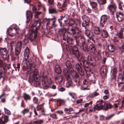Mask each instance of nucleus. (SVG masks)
<instances>
[{"label":"nucleus","mask_w":124,"mask_h":124,"mask_svg":"<svg viewBox=\"0 0 124 124\" xmlns=\"http://www.w3.org/2000/svg\"><path fill=\"white\" fill-rule=\"evenodd\" d=\"M81 39L82 46H83L87 44L86 41L84 38L82 37L81 38Z\"/></svg>","instance_id":"obj_46"},{"label":"nucleus","mask_w":124,"mask_h":124,"mask_svg":"<svg viewBox=\"0 0 124 124\" xmlns=\"http://www.w3.org/2000/svg\"><path fill=\"white\" fill-rule=\"evenodd\" d=\"M100 103L96 104L93 107V108L90 109L89 111L91 112L94 111L95 110H100L102 109L104 110V105H105V101H103L102 100H100Z\"/></svg>","instance_id":"obj_4"},{"label":"nucleus","mask_w":124,"mask_h":124,"mask_svg":"<svg viewBox=\"0 0 124 124\" xmlns=\"http://www.w3.org/2000/svg\"><path fill=\"white\" fill-rule=\"evenodd\" d=\"M112 72L111 75V79H115L116 77V74L117 73V70L116 69L114 68L112 70Z\"/></svg>","instance_id":"obj_24"},{"label":"nucleus","mask_w":124,"mask_h":124,"mask_svg":"<svg viewBox=\"0 0 124 124\" xmlns=\"http://www.w3.org/2000/svg\"><path fill=\"white\" fill-rule=\"evenodd\" d=\"M28 81L30 83H34V84H36V85H37L39 84V82L36 81L34 79V78L33 77L29 78Z\"/></svg>","instance_id":"obj_32"},{"label":"nucleus","mask_w":124,"mask_h":124,"mask_svg":"<svg viewBox=\"0 0 124 124\" xmlns=\"http://www.w3.org/2000/svg\"><path fill=\"white\" fill-rule=\"evenodd\" d=\"M66 32V30L65 28H62L60 29L59 31V33L60 35H61L65 34Z\"/></svg>","instance_id":"obj_34"},{"label":"nucleus","mask_w":124,"mask_h":124,"mask_svg":"<svg viewBox=\"0 0 124 124\" xmlns=\"http://www.w3.org/2000/svg\"><path fill=\"white\" fill-rule=\"evenodd\" d=\"M75 82H76L77 85H78L80 84V79L78 73L76 74L74 77V79Z\"/></svg>","instance_id":"obj_20"},{"label":"nucleus","mask_w":124,"mask_h":124,"mask_svg":"<svg viewBox=\"0 0 124 124\" xmlns=\"http://www.w3.org/2000/svg\"><path fill=\"white\" fill-rule=\"evenodd\" d=\"M37 31L32 29L31 33L27 37L28 39L31 41H34L37 36Z\"/></svg>","instance_id":"obj_8"},{"label":"nucleus","mask_w":124,"mask_h":124,"mask_svg":"<svg viewBox=\"0 0 124 124\" xmlns=\"http://www.w3.org/2000/svg\"><path fill=\"white\" fill-rule=\"evenodd\" d=\"M120 37L124 39V28L121 29L119 32Z\"/></svg>","instance_id":"obj_37"},{"label":"nucleus","mask_w":124,"mask_h":124,"mask_svg":"<svg viewBox=\"0 0 124 124\" xmlns=\"http://www.w3.org/2000/svg\"><path fill=\"white\" fill-rule=\"evenodd\" d=\"M93 54L95 55L96 58L98 60H100L101 57L100 52V51H96L95 52H94L93 53Z\"/></svg>","instance_id":"obj_25"},{"label":"nucleus","mask_w":124,"mask_h":124,"mask_svg":"<svg viewBox=\"0 0 124 124\" xmlns=\"http://www.w3.org/2000/svg\"><path fill=\"white\" fill-rule=\"evenodd\" d=\"M69 95H70L72 98L75 99L76 97V95L75 94L71 93H69Z\"/></svg>","instance_id":"obj_64"},{"label":"nucleus","mask_w":124,"mask_h":124,"mask_svg":"<svg viewBox=\"0 0 124 124\" xmlns=\"http://www.w3.org/2000/svg\"><path fill=\"white\" fill-rule=\"evenodd\" d=\"M105 105H104V110H107L108 108L112 107V106L110 104H107L105 102Z\"/></svg>","instance_id":"obj_35"},{"label":"nucleus","mask_w":124,"mask_h":124,"mask_svg":"<svg viewBox=\"0 0 124 124\" xmlns=\"http://www.w3.org/2000/svg\"><path fill=\"white\" fill-rule=\"evenodd\" d=\"M82 64L81 62H80L79 64L77 63L76 66V68L78 71L82 68Z\"/></svg>","instance_id":"obj_44"},{"label":"nucleus","mask_w":124,"mask_h":124,"mask_svg":"<svg viewBox=\"0 0 124 124\" xmlns=\"http://www.w3.org/2000/svg\"><path fill=\"white\" fill-rule=\"evenodd\" d=\"M23 96L24 99L25 101H30L31 99V96L29 94L25 93H23Z\"/></svg>","instance_id":"obj_27"},{"label":"nucleus","mask_w":124,"mask_h":124,"mask_svg":"<svg viewBox=\"0 0 124 124\" xmlns=\"http://www.w3.org/2000/svg\"><path fill=\"white\" fill-rule=\"evenodd\" d=\"M67 31L68 33L69 34L71 32V33L73 35L74 34L76 33L75 30L74 28H70V26L67 28Z\"/></svg>","instance_id":"obj_26"},{"label":"nucleus","mask_w":124,"mask_h":124,"mask_svg":"<svg viewBox=\"0 0 124 124\" xmlns=\"http://www.w3.org/2000/svg\"><path fill=\"white\" fill-rule=\"evenodd\" d=\"M49 13L50 14L56 13H57V11L55 8H51L49 9Z\"/></svg>","instance_id":"obj_48"},{"label":"nucleus","mask_w":124,"mask_h":124,"mask_svg":"<svg viewBox=\"0 0 124 124\" xmlns=\"http://www.w3.org/2000/svg\"><path fill=\"white\" fill-rule=\"evenodd\" d=\"M108 68L105 66H102L100 69V74L102 76H105L108 72Z\"/></svg>","instance_id":"obj_12"},{"label":"nucleus","mask_w":124,"mask_h":124,"mask_svg":"<svg viewBox=\"0 0 124 124\" xmlns=\"http://www.w3.org/2000/svg\"><path fill=\"white\" fill-rule=\"evenodd\" d=\"M118 8L120 10H123L124 9V6L122 2H120L118 3Z\"/></svg>","instance_id":"obj_43"},{"label":"nucleus","mask_w":124,"mask_h":124,"mask_svg":"<svg viewBox=\"0 0 124 124\" xmlns=\"http://www.w3.org/2000/svg\"><path fill=\"white\" fill-rule=\"evenodd\" d=\"M18 29L16 28H8L7 31V33L11 37H13L17 33Z\"/></svg>","instance_id":"obj_7"},{"label":"nucleus","mask_w":124,"mask_h":124,"mask_svg":"<svg viewBox=\"0 0 124 124\" xmlns=\"http://www.w3.org/2000/svg\"><path fill=\"white\" fill-rule=\"evenodd\" d=\"M90 32V31L88 30L87 29L85 30V35L89 38L90 39H91L92 37Z\"/></svg>","instance_id":"obj_30"},{"label":"nucleus","mask_w":124,"mask_h":124,"mask_svg":"<svg viewBox=\"0 0 124 124\" xmlns=\"http://www.w3.org/2000/svg\"><path fill=\"white\" fill-rule=\"evenodd\" d=\"M56 113H57L59 115H62L63 113V111L61 110H59L57 111L56 112Z\"/></svg>","instance_id":"obj_59"},{"label":"nucleus","mask_w":124,"mask_h":124,"mask_svg":"<svg viewBox=\"0 0 124 124\" xmlns=\"http://www.w3.org/2000/svg\"><path fill=\"white\" fill-rule=\"evenodd\" d=\"M4 110L5 113L7 115H10L11 114V112L6 108H4Z\"/></svg>","instance_id":"obj_50"},{"label":"nucleus","mask_w":124,"mask_h":124,"mask_svg":"<svg viewBox=\"0 0 124 124\" xmlns=\"http://www.w3.org/2000/svg\"><path fill=\"white\" fill-rule=\"evenodd\" d=\"M43 120H37L33 121L32 123L34 124H41L43 123Z\"/></svg>","instance_id":"obj_45"},{"label":"nucleus","mask_w":124,"mask_h":124,"mask_svg":"<svg viewBox=\"0 0 124 124\" xmlns=\"http://www.w3.org/2000/svg\"><path fill=\"white\" fill-rule=\"evenodd\" d=\"M50 116L54 119H57L58 118L57 115L55 114H50Z\"/></svg>","instance_id":"obj_51"},{"label":"nucleus","mask_w":124,"mask_h":124,"mask_svg":"<svg viewBox=\"0 0 124 124\" xmlns=\"http://www.w3.org/2000/svg\"><path fill=\"white\" fill-rule=\"evenodd\" d=\"M69 3V0H65L63 4L62 5L61 8L62 10H63L66 8V5Z\"/></svg>","instance_id":"obj_36"},{"label":"nucleus","mask_w":124,"mask_h":124,"mask_svg":"<svg viewBox=\"0 0 124 124\" xmlns=\"http://www.w3.org/2000/svg\"><path fill=\"white\" fill-rule=\"evenodd\" d=\"M29 112V110L28 109H24L22 112L24 115L25 114L28 113Z\"/></svg>","instance_id":"obj_60"},{"label":"nucleus","mask_w":124,"mask_h":124,"mask_svg":"<svg viewBox=\"0 0 124 124\" xmlns=\"http://www.w3.org/2000/svg\"><path fill=\"white\" fill-rule=\"evenodd\" d=\"M99 95L98 93L96 91L92 93H90L88 95V97L91 98H93L95 97L96 96Z\"/></svg>","instance_id":"obj_23"},{"label":"nucleus","mask_w":124,"mask_h":124,"mask_svg":"<svg viewBox=\"0 0 124 124\" xmlns=\"http://www.w3.org/2000/svg\"><path fill=\"white\" fill-rule=\"evenodd\" d=\"M24 56L25 59H27L29 57V50L28 47H26L24 51Z\"/></svg>","instance_id":"obj_19"},{"label":"nucleus","mask_w":124,"mask_h":124,"mask_svg":"<svg viewBox=\"0 0 124 124\" xmlns=\"http://www.w3.org/2000/svg\"><path fill=\"white\" fill-rule=\"evenodd\" d=\"M108 16L106 15H102L100 18V26L103 27L108 19Z\"/></svg>","instance_id":"obj_9"},{"label":"nucleus","mask_w":124,"mask_h":124,"mask_svg":"<svg viewBox=\"0 0 124 124\" xmlns=\"http://www.w3.org/2000/svg\"><path fill=\"white\" fill-rule=\"evenodd\" d=\"M55 71L58 74H60L62 70L59 65H57L55 66Z\"/></svg>","instance_id":"obj_40"},{"label":"nucleus","mask_w":124,"mask_h":124,"mask_svg":"<svg viewBox=\"0 0 124 124\" xmlns=\"http://www.w3.org/2000/svg\"><path fill=\"white\" fill-rule=\"evenodd\" d=\"M108 49L109 52H113L114 50V47L113 45L111 44H110L108 46Z\"/></svg>","instance_id":"obj_31"},{"label":"nucleus","mask_w":124,"mask_h":124,"mask_svg":"<svg viewBox=\"0 0 124 124\" xmlns=\"http://www.w3.org/2000/svg\"><path fill=\"white\" fill-rule=\"evenodd\" d=\"M118 83L119 87L121 89H124V80L121 82H119Z\"/></svg>","instance_id":"obj_33"},{"label":"nucleus","mask_w":124,"mask_h":124,"mask_svg":"<svg viewBox=\"0 0 124 124\" xmlns=\"http://www.w3.org/2000/svg\"><path fill=\"white\" fill-rule=\"evenodd\" d=\"M9 116H4V122L3 123H6L7 122L8 120Z\"/></svg>","instance_id":"obj_56"},{"label":"nucleus","mask_w":124,"mask_h":124,"mask_svg":"<svg viewBox=\"0 0 124 124\" xmlns=\"http://www.w3.org/2000/svg\"><path fill=\"white\" fill-rule=\"evenodd\" d=\"M62 37L63 40L69 44H71L72 43V39L71 38L68 36L67 35L65 34L63 35Z\"/></svg>","instance_id":"obj_16"},{"label":"nucleus","mask_w":124,"mask_h":124,"mask_svg":"<svg viewBox=\"0 0 124 124\" xmlns=\"http://www.w3.org/2000/svg\"><path fill=\"white\" fill-rule=\"evenodd\" d=\"M78 71L80 75H84V71L82 70V68L79 69V70H78Z\"/></svg>","instance_id":"obj_57"},{"label":"nucleus","mask_w":124,"mask_h":124,"mask_svg":"<svg viewBox=\"0 0 124 124\" xmlns=\"http://www.w3.org/2000/svg\"><path fill=\"white\" fill-rule=\"evenodd\" d=\"M84 48V50L87 52H88L89 51V46L87 44L85 45L84 46H83Z\"/></svg>","instance_id":"obj_55"},{"label":"nucleus","mask_w":124,"mask_h":124,"mask_svg":"<svg viewBox=\"0 0 124 124\" xmlns=\"http://www.w3.org/2000/svg\"><path fill=\"white\" fill-rule=\"evenodd\" d=\"M114 115V114H112L108 116L107 117H105L106 120H108L111 119Z\"/></svg>","instance_id":"obj_54"},{"label":"nucleus","mask_w":124,"mask_h":124,"mask_svg":"<svg viewBox=\"0 0 124 124\" xmlns=\"http://www.w3.org/2000/svg\"><path fill=\"white\" fill-rule=\"evenodd\" d=\"M92 103V102L91 101L88 103H86L85 104L84 106L85 107H87L89 105H91Z\"/></svg>","instance_id":"obj_61"},{"label":"nucleus","mask_w":124,"mask_h":124,"mask_svg":"<svg viewBox=\"0 0 124 124\" xmlns=\"http://www.w3.org/2000/svg\"><path fill=\"white\" fill-rule=\"evenodd\" d=\"M6 66V64L2 60L0 59V68H3V69L4 70Z\"/></svg>","instance_id":"obj_39"},{"label":"nucleus","mask_w":124,"mask_h":124,"mask_svg":"<svg viewBox=\"0 0 124 124\" xmlns=\"http://www.w3.org/2000/svg\"><path fill=\"white\" fill-rule=\"evenodd\" d=\"M117 7L115 3H113L108 6L107 8V9L109 10L111 13L112 14L114 15L117 9Z\"/></svg>","instance_id":"obj_10"},{"label":"nucleus","mask_w":124,"mask_h":124,"mask_svg":"<svg viewBox=\"0 0 124 124\" xmlns=\"http://www.w3.org/2000/svg\"><path fill=\"white\" fill-rule=\"evenodd\" d=\"M51 78L47 77L43 78L42 81V84L43 89H47L49 88L50 85L52 83Z\"/></svg>","instance_id":"obj_2"},{"label":"nucleus","mask_w":124,"mask_h":124,"mask_svg":"<svg viewBox=\"0 0 124 124\" xmlns=\"http://www.w3.org/2000/svg\"><path fill=\"white\" fill-rule=\"evenodd\" d=\"M73 109L70 108H65L64 109V111L66 114H69L73 113L72 111Z\"/></svg>","instance_id":"obj_29"},{"label":"nucleus","mask_w":124,"mask_h":124,"mask_svg":"<svg viewBox=\"0 0 124 124\" xmlns=\"http://www.w3.org/2000/svg\"><path fill=\"white\" fill-rule=\"evenodd\" d=\"M118 81L119 82L121 81H123V80H124V78H123V76L122 74H119L118 76Z\"/></svg>","instance_id":"obj_49"},{"label":"nucleus","mask_w":124,"mask_h":124,"mask_svg":"<svg viewBox=\"0 0 124 124\" xmlns=\"http://www.w3.org/2000/svg\"><path fill=\"white\" fill-rule=\"evenodd\" d=\"M56 101L57 105L58 106H60L61 105H64L65 103V101L59 99L57 100Z\"/></svg>","instance_id":"obj_28"},{"label":"nucleus","mask_w":124,"mask_h":124,"mask_svg":"<svg viewBox=\"0 0 124 124\" xmlns=\"http://www.w3.org/2000/svg\"><path fill=\"white\" fill-rule=\"evenodd\" d=\"M33 101L35 104H37L38 101V99L36 97H34L33 98Z\"/></svg>","instance_id":"obj_52"},{"label":"nucleus","mask_w":124,"mask_h":124,"mask_svg":"<svg viewBox=\"0 0 124 124\" xmlns=\"http://www.w3.org/2000/svg\"><path fill=\"white\" fill-rule=\"evenodd\" d=\"M56 19V18L54 16L52 18L47 19V20L48 22L46 23L47 26H49L50 29H52L55 24Z\"/></svg>","instance_id":"obj_6"},{"label":"nucleus","mask_w":124,"mask_h":124,"mask_svg":"<svg viewBox=\"0 0 124 124\" xmlns=\"http://www.w3.org/2000/svg\"><path fill=\"white\" fill-rule=\"evenodd\" d=\"M26 19L27 20L26 21V23H27L31 20L32 17V14L31 12L29 11H27L26 12Z\"/></svg>","instance_id":"obj_13"},{"label":"nucleus","mask_w":124,"mask_h":124,"mask_svg":"<svg viewBox=\"0 0 124 124\" xmlns=\"http://www.w3.org/2000/svg\"><path fill=\"white\" fill-rule=\"evenodd\" d=\"M93 31L95 34L99 35L101 33V29L100 30L99 27H95L93 28Z\"/></svg>","instance_id":"obj_22"},{"label":"nucleus","mask_w":124,"mask_h":124,"mask_svg":"<svg viewBox=\"0 0 124 124\" xmlns=\"http://www.w3.org/2000/svg\"><path fill=\"white\" fill-rule=\"evenodd\" d=\"M70 53H72L74 54L77 58H79L80 62H82L85 61L84 60V58L83 56L80 55L78 49L76 46H74L70 49Z\"/></svg>","instance_id":"obj_1"},{"label":"nucleus","mask_w":124,"mask_h":124,"mask_svg":"<svg viewBox=\"0 0 124 124\" xmlns=\"http://www.w3.org/2000/svg\"><path fill=\"white\" fill-rule=\"evenodd\" d=\"M82 64V67H83L86 71H89V69L88 64L86 60L81 62Z\"/></svg>","instance_id":"obj_17"},{"label":"nucleus","mask_w":124,"mask_h":124,"mask_svg":"<svg viewBox=\"0 0 124 124\" xmlns=\"http://www.w3.org/2000/svg\"><path fill=\"white\" fill-rule=\"evenodd\" d=\"M116 17L118 22H121L124 20V15L121 13H117L116 14Z\"/></svg>","instance_id":"obj_15"},{"label":"nucleus","mask_w":124,"mask_h":124,"mask_svg":"<svg viewBox=\"0 0 124 124\" xmlns=\"http://www.w3.org/2000/svg\"><path fill=\"white\" fill-rule=\"evenodd\" d=\"M8 51L6 48H0V54L3 59L7 60L9 58Z\"/></svg>","instance_id":"obj_5"},{"label":"nucleus","mask_w":124,"mask_h":124,"mask_svg":"<svg viewBox=\"0 0 124 124\" xmlns=\"http://www.w3.org/2000/svg\"><path fill=\"white\" fill-rule=\"evenodd\" d=\"M22 44V43L21 41H18L15 45V47L21 49Z\"/></svg>","instance_id":"obj_38"},{"label":"nucleus","mask_w":124,"mask_h":124,"mask_svg":"<svg viewBox=\"0 0 124 124\" xmlns=\"http://www.w3.org/2000/svg\"><path fill=\"white\" fill-rule=\"evenodd\" d=\"M38 70L37 69H35L33 71V76H36L38 74Z\"/></svg>","instance_id":"obj_58"},{"label":"nucleus","mask_w":124,"mask_h":124,"mask_svg":"<svg viewBox=\"0 0 124 124\" xmlns=\"http://www.w3.org/2000/svg\"><path fill=\"white\" fill-rule=\"evenodd\" d=\"M92 8L96 10L97 8V4L95 2H93L90 3Z\"/></svg>","instance_id":"obj_47"},{"label":"nucleus","mask_w":124,"mask_h":124,"mask_svg":"<svg viewBox=\"0 0 124 124\" xmlns=\"http://www.w3.org/2000/svg\"><path fill=\"white\" fill-rule=\"evenodd\" d=\"M66 67L67 68H64L63 69V72L64 76L67 79L69 78V73L68 71V69H71L72 67V65L71 62L69 61H67L66 63Z\"/></svg>","instance_id":"obj_3"},{"label":"nucleus","mask_w":124,"mask_h":124,"mask_svg":"<svg viewBox=\"0 0 124 124\" xmlns=\"http://www.w3.org/2000/svg\"><path fill=\"white\" fill-rule=\"evenodd\" d=\"M41 24V22L38 20H37L34 22L33 23L32 25V26L33 27H35V31H37L40 28Z\"/></svg>","instance_id":"obj_14"},{"label":"nucleus","mask_w":124,"mask_h":124,"mask_svg":"<svg viewBox=\"0 0 124 124\" xmlns=\"http://www.w3.org/2000/svg\"><path fill=\"white\" fill-rule=\"evenodd\" d=\"M66 17L65 15L61 16L60 18L58 19V21L59 22L61 27L62 26V24L63 23V20Z\"/></svg>","instance_id":"obj_21"},{"label":"nucleus","mask_w":124,"mask_h":124,"mask_svg":"<svg viewBox=\"0 0 124 124\" xmlns=\"http://www.w3.org/2000/svg\"><path fill=\"white\" fill-rule=\"evenodd\" d=\"M15 45V42L12 41L10 42V46L11 49H13Z\"/></svg>","instance_id":"obj_62"},{"label":"nucleus","mask_w":124,"mask_h":124,"mask_svg":"<svg viewBox=\"0 0 124 124\" xmlns=\"http://www.w3.org/2000/svg\"><path fill=\"white\" fill-rule=\"evenodd\" d=\"M89 48L91 52H92L93 53L94 52L96 51V48L95 46L93 45H91L90 46Z\"/></svg>","instance_id":"obj_41"},{"label":"nucleus","mask_w":124,"mask_h":124,"mask_svg":"<svg viewBox=\"0 0 124 124\" xmlns=\"http://www.w3.org/2000/svg\"><path fill=\"white\" fill-rule=\"evenodd\" d=\"M101 35L102 37L104 38L108 37V35L107 31L104 29H101Z\"/></svg>","instance_id":"obj_18"},{"label":"nucleus","mask_w":124,"mask_h":124,"mask_svg":"<svg viewBox=\"0 0 124 124\" xmlns=\"http://www.w3.org/2000/svg\"><path fill=\"white\" fill-rule=\"evenodd\" d=\"M21 49L15 47V54L16 56H17L20 54Z\"/></svg>","instance_id":"obj_42"},{"label":"nucleus","mask_w":124,"mask_h":124,"mask_svg":"<svg viewBox=\"0 0 124 124\" xmlns=\"http://www.w3.org/2000/svg\"><path fill=\"white\" fill-rule=\"evenodd\" d=\"M69 21L70 22L68 23H70V25L72 26L75 23V21L74 20L72 19H70Z\"/></svg>","instance_id":"obj_53"},{"label":"nucleus","mask_w":124,"mask_h":124,"mask_svg":"<svg viewBox=\"0 0 124 124\" xmlns=\"http://www.w3.org/2000/svg\"><path fill=\"white\" fill-rule=\"evenodd\" d=\"M44 103H43L41 104L37 105V110L39 111L40 115L43 114L45 112V109L44 107Z\"/></svg>","instance_id":"obj_11"},{"label":"nucleus","mask_w":124,"mask_h":124,"mask_svg":"<svg viewBox=\"0 0 124 124\" xmlns=\"http://www.w3.org/2000/svg\"><path fill=\"white\" fill-rule=\"evenodd\" d=\"M41 13V12H36L35 13V14L34 15V17L35 18H38V16L40 15Z\"/></svg>","instance_id":"obj_63"}]
</instances>
